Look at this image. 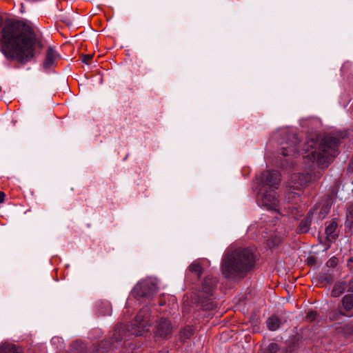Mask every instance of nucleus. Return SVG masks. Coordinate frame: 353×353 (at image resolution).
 Returning <instances> with one entry per match:
<instances>
[{
	"mask_svg": "<svg viewBox=\"0 0 353 353\" xmlns=\"http://www.w3.org/2000/svg\"><path fill=\"white\" fill-rule=\"evenodd\" d=\"M0 353H19V352L15 345L3 343L0 346Z\"/></svg>",
	"mask_w": 353,
	"mask_h": 353,
	"instance_id": "obj_15",
	"label": "nucleus"
},
{
	"mask_svg": "<svg viewBox=\"0 0 353 353\" xmlns=\"http://www.w3.org/2000/svg\"><path fill=\"white\" fill-rule=\"evenodd\" d=\"M158 283L154 279H147L139 282L131 292L132 296L139 300L149 298L157 292Z\"/></svg>",
	"mask_w": 353,
	"mask_h": 353,
	"instance_id": "obj_6",
	"label": "nucleus"
},
{
	"mask_svg": "<svg viewBox=\"0 0 353 353\" xmlns=\"http://www.w3.org/2000/svg\"><path fill=\"white\" fill-rule=\"evenodd\" d=\"M104 307H105V312H100L101 315H110L112 312L111 306L109 303L106 302L103 303Z\"/></svg>",
	"mask_w": 353,
	"mask_h": 353,
	"instance_id": "obj_21",
	"label": "nucleus"
},
{
	"mask_svg": "<svg viewBox=\"0 0 353 353\" xmlns=\"http://www.w3.org/2000/svg\"><path fill=\"white\" fill-rule=\"evenodd\" d=\"M216 283V279L212 276H207L201 285V293L203 294L201 296H203V298L205 299L212 295Z\"/></svg>",
	"mask_w": 353,
	"mask_h": 353,
	"instance_id": "obj_10",
	"label": "nucleus"
},
{
	"mask_svg": "<svg viewBox=\"0 0 353 353\" xmlns=\"http://www.w3.org/2000/svg\"><path fill=\"white\" fill-rule=\"evenodd\" d=\"M316 179V175L312 176L309 173H294L290 176V186L293 188L294 190H299L303 187H305L310 182L313 181Z\"/></svg>",
	"mask_w": 353,
	"mask_h": 353,
	"instance_id": "obj_7",
	"label": "nucleus"
},
{
	"mask_svg": "<svg viewBox=\"0 0 353 353\" xmlns=\"http://www.w3.org/2000/svg\"><path fill=\"white\" fill-rule=\"evenodd\" d=\"M343 330L345 334H353V323H350L343 326Z\"/></svg>",
	"mask_w": 353,
	"mask_h": 353,
	"instance_id": "obj_20",
	"label": "nucleus"
},
{
	"mask_svg": "<svg viewBox=\"0 0 353 353\" xmlns=\"http://www.w3.org/2000/svg\"><path fill=\"white\" fill-rule=\"evenodd\" d=\"M51 342L52 343H61V339L59 337H54L52 338V339L51 340Z\"/></svg>",
	"mask_w": 353,
	"mask_h": 353,
	"instance_id": "obj_29",
	"label": "nucleus"
},
{
	"mask_svg": "<svg viewBox=\"0 0 353 353\" xmlns=\"http://www.w3.org/2000/svg\"><path fill=\"white\" fill-rule=\"evenodd\" d=\"M341 315H344L341 311H332L330 313V318L332 320H336Z\"/></svg>",
	"mask_w": 353,
	"mask_h": 353,
	"instance_id": "obj_22",
	"label": "nucleus"
},
{
	"mask_svg": "<svg viewBox=\"0 0 353 353\" xmlns=\"http://www.w3.org/2000/svg\"><path fill=\"white\" fill-rule=\"evenodd\" d=\"M1 51L8 59L28 62L42 48L39 37L31 28L17 21L7 23L2 30Z\"/></svg>",
	"mask_w": 353,
	"mask_h": 353,
	"instance_id": "obj_1",
	"label": "nucleus"
},
{
	"mask_svg": "<svg viewBox=\"0 0 353 353\" xmlns=\"http://www.w3.org/2000/svg\"><path fill=\"white\" fill-rule=\"evenodd\" d=\"M337 263L338 259L336 257H332L328 260L326 264L327 267L334 268L336 266Z\"/></svg>",
	"mask_w": 353,
	"mask_h": 353,
	"instance_id": "obj_24",
	"label": "nucleus"
},
{
	"mask_svg": "<svg viewBox=\"0 0 353 353\" xmlns=\"http://www.w3.org/2000/svg\"><path fill=\"white\" fill-rule=\"evenodd\" d=\"M172 331V326L169 320L161 318L157 321L154 336L158 339H167L170 336Z\"/></svg>",
	"mask_w": 353,
	"mask_h": 353,
	"instance_id": "obj_8",
	"label": "nucleus"
},
{
	"mask_svg": "<svg viewBox=\"0 0 353 353\" xmlns=\"http://www.w3.org/2000/svg\"><path fill=\"white\" fill-rule=\"evenodd\" d=\"M347 288V283L345 281H339L334 284L333 290L332 291V296L334 297H338L343 294Z\"/></svg>",
	"mask_w": 353,
	"mask_h": 353,
	"instance_id": "obj_13",
	"label": "nucleus"
},
{
	"mask_svg": "<svg viewBox=\"0 0 353 353\" xmlns=\"http://www.w3.org/2000/svg\"><path fill=\"white\" fill-rule=\"evenodd\" d=\"M297 195H298L297 193L292 192L290 190L286 196L287 199L288 200V202H293L294 201H295Z\"/></svg>",
	"mask_w": 353,
	"mask_h": 353,
	"instance_id": "obj_23",
	"label": "nucleus"
},
{
	"mask_svg": "<svg viewBox=\"0 0 353 353\" xmlns=\"http://www.w3.org/2000/svg\"><path fill=\"white\" fill-rule=\"evenodd\" d=\"M267 327L271 331L276 330L280 326V320L276 316H271L268 319L267 321Z\"/></svg>",
	"mask_w": 353,
	"mask_h": 353,
	"instance_id": "obj_14",
	"label": "nucleus"
},
{
	"mask_svg": "<svg viewBox=\"0 0 353 353\" xmlns=\"http://www.w3.org/2000/svg\"><path fill=\"white\" fill-rule=\"evenodd\" d=\"M343 308L350 311L353 308V294L345 295L342 300Z\"/></svg>",
	"mask_w": 353,
	"mask_h": 353,
	"instance_id": "obj_16",
	"label": "nucleus"
},
{
	"mask_svg": "<svg viewBox=\"0 0 353 353\" xmlns=\"http://www.w3.org/2000/svg\"><path fill=\"white\" fill-rule=\"evenodd\" d=\"M353 223V204L350 205L347 208L346 224Z\"/></svg>",
	"mask_w": 353,
	"mask_h": 353,
	"instance_id": "obj_18",
	"label": "nucleus"
},
{
	"mask_svg": "<svg viewBox=\"0 0 353 353\" xmlns=\"http://www.w3.org/2000/svg\"><path fill=\"white\" fill-rule=\"evenodd\" d=\"M347 291L353 292V278L348 283Z\"/></svg>",
	"mask_w": 353,
	"mask_h": 353,
	"instance_id": "obj_28",
	"label": "nucleus"
},
{
	"mask_svg": "<svg viewBox=\"0 0 353 353\" xmlns=\"http://www.w3.org/2000/svg\"><path fill=\"white\" fill-rule=\"evenodd\" d=\"M289 139L292 140L281 143V154L285 157L294 156L298 152L296 145L299 142V139L297 136L295 134H290Z\"/></svg>",
	"mask_w": 353,
	"mask_h": 353,
	"instance_id": "obj_9",
	"label": "nucleus"
},
{
	"mask_svg": "<svg viewBox=\"0 0 353 353\" xmlns=\"http://www.w3.org/2000/svg\"><path fill=\"white\" fill-rule=\"evenodd\" d=\"M270 350H272L276 351V349H277V345H276V344H275V343H272V344H270Z\"/></svg>",
	"mask_w": 353,
	"mask_h": 353,
	"instance_id": "obj_31",
	"label": "nucleus"
},
{
	"mask_svg": "<svg viewBox=\"0 0 353 353\" xmlns=\"http://www.w3.org/2000/svg\"><path fill=\"white\" fill-rule=\"evenodd\" d=\"M5 196L4 192L0 191V203L4 201Z\"/></svg>",
	"mask_w": 353,
	"mask_h": 353,
	"instance_id": "obj_30",
	"label": "nucleus"
},
{
	"mask_svg": "<svg viewBox=\"0 0 353 353\" xmlns=\"http://www.w3.org/2000/svg\"><path fill=\"white\" fill-rule=\"evenodd\" d=\"M337 223L335 221L332 220L328 223L325 228L326 238L329 241H334L338 234H336Z\"/></svg>",
	"mask_w": 353,
	"mask_h": 353,
	"instance_id": "obj_12",
	"label": "nucleus"
},
{
	"mask_svg": "<svg viewBox=\"0 0 353 353\" xmlns=\"http://www.w3.org/2000/svg\"><path fill=\"white\" fill-rule=\"evenodd\" d=\"M188 270L196 274L198 276H200L202 274V268L200 264L193 263L188 267Z\"/></svg>",
	"mask_w": 353,
	"mask_h": 353,
	"instance_id": "obj_17",
	"label": "nucleus"
},
{
	"mask_svg": "<svg viewBox=\"0 0 353 353\" xmlns=\"http://www.w3.org/2000/svg\"><path fill=\"white\" fill-rule=\"evenodd\" d=\"M279 242V240H276V243L274 244V245H277Z\"/></svg>",
	"mask_w": 353,
	"mask_h": 353,
	"instance_id": "obj_33",
	"label": "nucleus"
},
{
	"mask_svg": "<svg viewBox=\"0 0 353 353\" xmlns=\"http://www.w3.org/2000/svg\"><path fill=\"white\" fill-rule=\"evenodd\" d=\"M329 208L330 207L328 206V205H327L325 208H323V212H319V215L318 216V218L319 219H323L325 217V216L328 214L329 212ZM314 212L313 213H315V214H319V208H316L314 210Z\"/></svg>",
	"mask_w": 353,
	"mask_h": 353,
	"instance_id": "obj_19",
	"label": "nucleus"
},
{
	"mask_svg": "<svg viewBox=\"0 0 353 353\" xmlns=\"http://www.w3.org/2000/svg\"><path fill=\"white\" fill-rule=\"evenodd\" d=\"M92 58V56L91 55H85L84 57H83V61L85 63H88L87 62V59H90Z\"/></svg>",
	"mask_w": 353,
	"mask_h": 353,
	"instance_id": "obj_32",
	"label": "nucleus"
},
{
	"mask_svg": "<svg viewBox=\"0 0 353 353\" xmlns=\"http://www.w3.org/2000/svg\"><path fill=\"white\" fill-rule=\"evenodd\" d=\"M339 139L327 136L319 140L316 136L309 138L304 143L301 154L305 165L308 168L316 166L327 168L330 157L337 152Z\"/></svg>",
	"mask_w": 353,
	"mask_h": 353,
	"instance_id": "obj_2",
	"label": "nucleus"
},
{
	"mask_svg": "<svg viewBox=\"0 0 353 353\" xmlns=\"http://www.w3.org/2000/svg\"><path fill=\"white\" fill-rule=\"evenodd\" d=\"M347 265L350 270L353 272V258H350L348 259Z\"/></svg>",
	"mask_w": 353,
	"mask_h": 353,
	"instance_id": "obj_27",
	"label": "nucleus"
},
{
	"mask_svg": "<svg viewBox=\"0 0 353 353\" xmlns=\"http://www.w3.org/2000/svg\"><path fill=\"white\" fill-rule=\"evenodd\" d=\"M255 254L251 248L228 251L221 263L223 274L228 279L243 277L253 267Z\"/></svg>",
	"mask_w": 353,
	"mask_h": 353,
	"instance_id": "obj_3",
	"label": "nucleus"
},
{
	"mask_svg": "<svg viewBox=\"0 0 353 353\" xmlns=\"http://www.w3.org/2000/svg\"><path fill=\"white\" fill-rule=\"evenodd\" d=\"M120 332H121L120 328L117 327L115 329L114 333V338L115 341H119V340L122 339V338L120 337Z\"/></svg>",
	"mask_w": 353,
	"mask_h": 353,
	"instance_id": "obj_26",
	"label": "nucleus"
},
{
	"mask_svg": "<svg viewBox=\"0 0 353 353\" xmlns=\"http://www.w3.org/2000/svg\"><path fill=\"white\" fill-rule=\"evenodd\" d=\"M59 57V54L54 49L51 47L48 48L46 51L45 61L43 63V67L46 69H49L54 66Z\"/></svg>",
	"mask_w": 353,
	"mask_h": 353,
	"instance_id": "obj_11",
	"label": "nucleus"
},
{
	"mask_svg": "<svg viewBox=\"0 0 353 353\" xmlns=\"http://www.w3.org/2000/svg\"><path fill=\"white\" fill-rule=\"evenodd\" d=\"M262 188L258 194L257 201L268 210H278L279 199L275 190L281 181V174L276 172L266 171L259 177Z\"/></svg>",
	"mask_w": 353,
	"mask_h": 353,
	"instance_id": "obj_4",
	"label": "nucleus"
},
{
	"mask_svg": "<svg viewBox=\"0 0 353 353\" xmlns=\"http://www.w3.org/2000/svg\"><path fill=\"white\" fill-rule=\"evenodd\" d=\"M316 316V313L315 312H310L307 313V314L306 315V319L309 321H312L315 319Z\"/></svg>",
	"mask_w": 353,
	"mask_h": 353,
	"instance_id": "obj_25",
	"label": "nucleus"
},
{
	"mask_svg": "<svg viewBox=\"0 0 353 353\" xmlns=\"http://www.w3.org/2000/svg\"><path fill=\"white\" fill-rule=\"evenodd\" d=\"M150 316V308L148 306L143 307L134 318L128 331L136 336H141L148 331Z\"/></svg>",
	"mask_w": 353,
	"mask_h": 353,
	"instance_id": "obj_5",
	"label": "nucleus"
},
{
	"mask_svg": "<svg viewBox=\"0 0 353 353\" xmlns=\"http://www.w3.org/2000/svg\"><path fill=\"white\" fill-rule=\"evenodd\" d=\"M281 165H282V167H285V164L283 163H281Z\"/></svg>",
	"mask_w": 353,
	"mask_h": 353,
	"instance_id": "obj_34",
	"label": "nucleus"
}]
</instances>
